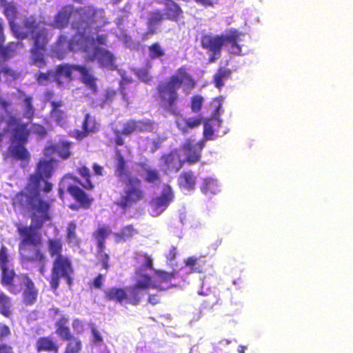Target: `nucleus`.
<instances>
[{
	"instance_id": "obj_1",
	"label": "nucleus",
	"mask_w": 353,
	"mask_h": 353,
	"mask_svg": "<svg viewBox=\"0 0 353 353\" xmlns=\"http://www.w3.org/2000/svg\"><path fill=\"white\" fill-rule=\"evenodd\" d=\"M53 159H39L34 172L29 175L28 182L21 191L12 199L14 208L30 214V225L18 224L17 231L19 236V252L23 265L37 263L38 271L44 276L46 272V256L40 249L42 237L39 233L45 224L52 220L51 203L41 195V191L49 193L53 185L48 180L54 174Z\"/></svg>"
},
{
	"instance_id": "obj_2",
	"label": "nucleus",
	"mask_w": 353,
	"mask_h": 353,
	"mask_svg": "<svg viewBox=\"0 0 353 353\" xmlns=\"http://www.w3.org/2000/svg\"><path fill=\"white\" fill-rule=\"evenodd\" d=\"M3 8V14L8 21L10 30L17 39L19 40L27 39L30 36L32 45L30 48V60L32 65L39 68L46 65V54L47 47L50 41L46 21L34 14L25 17L21 25L16 20L19 11L14 1L0 3Z\"/></svg>"
},
{
	"instance_id": "obj_3",
	"label": "nucleus",
	"mask_w": 353,
	"mask_h": 353,
	"mask_svg": "<svg viewBox=\"0 0 353 353\" xmlns=\"http://www.w3.org/2000/svg\"><path fill=\"white\" fill-rule=\"evenodd\" d=\"M196 85L188 68L183 65L172 74L168 81L161 83L157 88L158 99L161 107L172 115L177 116L180 112L176 103L179 99L178 90L183 88L185 92H190Z\"/></svg>"
},
{
	"instance_id": "obj_4",
	"label": "nucleus",
	"mask_w": 353,
	"mask_h": 353,
	"mask_svg": "<svg viewBox=\"0 0 353 353\" xmlns=\"http://www.w3.org/2000/svg\"><path fill=\"white\" fill-rule=\"evenodd\" d=\"M115 154L114 174L125 187L123 193L114 201V204L123 211H126L143 201L145 193L142 188L141 180L132 174L120 150H117Z\"/></svg>"
},
{
	"instance_id": "obj_5",
	"label": "nucleus",
	"mask_w": 353,
	"mask_h": 353,
	"mask_svg": "<svg viewBox=\"0 0 353 353\" xmlns=\"http://www.w3.org/2000/svg\"><path fill=\"white\" fill-rule=\"evenodd\" d=\"M47 250L52 258L50 275L48 282L52 290L55 292L59 287L61 279L71 287L73 285L74 269L71 258L64 255L63 243L60 239H48Z\"/></svg>"
},
{
	"instance_id": "obj_6",
	"label": "nucleus",
	"mask_w": 353,
	"mask_h": 353,
	"mask_svg": "<svg viewBox=\"0 0 353 353\" xmlns=\"http://www.w3.org/2000/svg\"><path fill=\"white\" fill-rule=\"evenodd\" d=\"M3 121L6 123L4 132L10 133L11 145L8 150V154L14 160L28 161L30 154L26 148L31 134L28 123L11 112H8Z\"/></svg>"
},
{
	"instance_id": "obj_7",
	"label": "nucleus",
	"mask_w": 353,
	"mask_h": 353,
	"mask_svg": "<svg viewBox=\"0 0 353 353\" xmlns=\"http://www.w3.org/2000/svg\"><path fill=\"white\" fill-rule=\"evenodd\" d=\"M74 72L79 74L81 81L83 84L93 91L97 90V79L90 72V69L85 65L67 63L59 64L52 72V76L57 85L61 87L65 83H70L74 80Z\"/></svg>"
},
{
	"instance_id": "obj_8",
	"label": "nucleus",
	"mask_w": 353,
	"mask_h": 353,
	"mask_svg": "<svg viewBox=\"0 0 353 353\" xmlns=\"http://www.w3.org/2000/svg\"><path fill=\"white\" fill-rule=\"evenodd\" d=\"M103 9H97L88 5L75 8V19L72 21V27L77 30L90 28L99 21V17H103Z\"/></svg>"
},
{
	"instance_id": "obj_9",
	"label": "nucleus",
	"mask_w": 353,
	"mask_h": 353,
	"mask_svg": "<svg viewBox=\"0 0 353 353\" xmlns=\"http://www.w3.org/2000/svg\"><path fill=\"white\" fill-rule=\"evenodd\" d=\"M134 273L138 279L134 284L129 286L126 290V303L137 305L141 303L143 296L142 291L149 289L150 280V274L144 273L142 268H137Z\"/></svg>"
},
{
	"instance_id": "obj_10",
	"label": "nucleus",
	"mask_w": 353,
	"mask_h": 353,
	"mask_svg": "<svg viewBox=\"0 0 353 353\" xmlns=\"http://www.w3.org/2000/svg\"><path fill=\"white\" fill-rule=\"evenodd\" d=\"M225 45V34L212 35L205 34L201 37V47L210 52L209 62L213 63L221 55L222 48Z\"/></svg>"
},
{
	"instance_id": "obj_11",
	"label": "nucleus",
	"mask_w": 353,
	"mask_h": 353,
	"mask_svg": "<svg viewBox=\"0 0 353 353\" xmlns=\"http://www.w3.org/2000/svg\"><path fill=\"white\" fill-rule=\"evenodd\" d=\"M223 101V97L219 96L213 99V102L216 103L215 109L214 110L212 115L205 119L203 121V139L205 142L207 140H212L215 130H218L222 123L220 119L221 110Z\"/></svg>"
},
{
	"instance_id": "obj_12",
	"label": "nucleus",
	"mask_w": 353,
	"mask_h": 353,
	"mask_svg": "<svg viewBox=\"0 0 353 353\" xmlns=\"http://www.w3.org/2000/svg\"><path fill=\"white\" fill-rule=\"evenodd\" d=\"M19 287L21 288V303L23 305L32 306L37 301L39 290L28 274L18 276Z\"/></svg>"
},
{
	"instance_id": "obj_13",
	"label": "nucleus",
	"mask_w": 353,
	"mask_h": 353,
	"mask_svg": "<svg viewBox=\"0 0 353 353\" xmlns=\"http://www.w3.org/2000/svg\"><path fill=\"white\" fill-rule=\"evenodd\" d=\"M205 141L200 140L195 142L194 139L188 138L181 145L180 149L183 152L185 163L194 165L201 160V152L205 147Z\"/></svg>"
},
{
	"instance_id": "obj_14",
	"label": "nucleus",
	"mask_w": 353,
	"mask_h": 353,
	"mask_svg": "<svg viewBox=\"0 0 353 353\" xmlns=\"http://www.w3.org/2000/svg\"><path fill=\"white\" fill-rule=\"evenodd\" d=\"M4 41L5 37L3 32V26L0 19V62L3 65L10 68L6 63L7 61L15 56L19 50L23 48L25 44L21 41H17L16 42H10L6 46H3Z\"/></svg>"
},
{
	"instance_id": "obj_15",
	"label": "nucleus",
	"mask_w": 353,
	"mask_h": 353,
	"mask_svg": "<svg viewBox=\"0 0 353 353\" xmlns=\"http://www.w3.org/2000/svg\"><path fill=\"white\" fill-rule=\"evenodd\" d=\"M174 195L171 186L164 185L161 194L151 201V207L156 215H159L166 210L174 199Z\"/></svg>"
},
{
	"instance_id": "obj_16",
	"label": "nucleus",
	"mask_w": 353,
	"mask_h": 353,
	"mask_svg": "<svg viewBox=\"0 0 353 353\" xmlns=\"http://www.w3.org/2000/svg\"><path fill=\"white\" fill-rule=\"evenodd\" d=\"M67 192L79 204V206L71 204L70 205L71 210H76L79 208L89 209L94 201L92 197H90L83 190L76 185H69L67 188Z\"/></svg>"
},
{
	"instance_id": "obj_17",
	"label": "nucleus",
	"mask_w": 353,
	"mask_h": 353,
	"mask_svg": "<svg viewBox=\"0 0 353 353\" xmlns=\"http://www.w3.org/2000/svg\"><path fill=\"white\" fill-rule=\"evenodd\" d=\"M160 161L161 166L168 172H176L185 164V161L181 158L178 149H174L168 153L163 154L160 157Z\"/></svg>"
},
{
	"instance_id": "obj_18",
	"label": "nucleus",
	"mask_w": 353,
	"mask_h": 353,
	"mask_svg": "<svg viewBox=\"0 0 353 353\" xmlns=\"http://www.w3.org/2000/svg\"><path fill=\"white\" fill-rule=\"evenodd\" d=\"M174 272H168L161 270H154V275H150V284L149 288H152L158 290L164 291L170 287V282L175 279Z\"/></svg>"
},
{
	"instance_id": "obj_19",
	"label": "nucleus",
	"mask_w": 353,
	"mask_h": 353,
	"mask_svg": "<svg viewBox=\"0 0 353 353\" xmlns=\"http://www.w3.org/2000/svg\"><path fill=\"white\" fill-rule=\"evenodd\" d=\"M71 17L75 19V8L72 5L63 6L55 14L54 18V26L59 29L66 27Z\"/></svg>"
},
{
	"instance_id": "obj_20",
	"label": "nucleus",
	"mask_w": 353,
	"mask_h": 353,
	"mask_svg": "<svg viewBox=\"0 0 353 353\" xmlns=\"http://www.w3.org/2000/svg\"><path fill=\"white\" fill-rule=\"evenodd\" d=\"M2 270L1 276V283L3 286L7 288L8 290L13 294H18L21 292V288L19 287L18 277L14 280L16 276L13 270H9L8 267L1 268Z\"/></svg>"
},
{
	"instance_id": "obj_21",
	"label": "nucleus",
	"mask_w": 353,
	"mask_h": 353,
	"mask_svg": "<svg viewBox=\"0 0 353 353\" xmlns=\"http://www.w3.org/2000/svg\"><path fill=\"white\" fill-rule=\"evenodd\" d=\"M163 15L165 20L178 22L183 17V11L179 4L174 0H164Z\"/></svg>"
},
{
	"instance_id": "obj_22",
	"label": "nucleus",
	"mask_w": 353,
	"mask_h": 353,
	"mask_svg": "<svg viewBox=\"0 0 353 353\" xmlns=\"http://www.w3.org/2000/svg\"><path fill=\"white\" fill-rule=\"evenodd\" d=\"M243 34L235 28L230 29L225 34V47L232 54L239 55L241 52V47L239 44L241 36Z\"/></svg>"
},
{
	"instance_id": "obj_23",
	"label": "nucleus",
	"mask_w": 353,
	"mask_h": 353,
	"mask_svg": "<svg viewBox=\"0 0 353 353\" xmlns=\"http://www.w3.org/2000/svg\"><path fill=\"white\" fill-rule=\"evenodd\" d=\"M94 57L97 59L101 68L108 69H114L115 68V57L109 50L102 48H96L94 51Z\"/></svg>"
},
{
	"instance_id": "obj_24",
	"label": "nucleus",
	"mask_w": 353,
	"mask_h": 353,
	"mask_svg": "<svg viewBox=\"0 0 353 353\" xmlns=\"http://www.w3.org/2000/svg\"><path fill=\"white\" fill-rule=\"evenodd\" d=\"M179 187L186 191H193L196 183V176L191 170L181 172L177 180Z\"/></svg>"
},
{
	"instance_id": "obj_25",
	"label": "nucleus",
	"mask_w": 353,
	"mask_h": 353,
	"mask_svg": "<svg viewBox=\"0 0 353 353\" xmlns=\"http://www.w3.org/2000/svg\"><path fill=\"white\" fill-rule=\"evenodd\" d=\"M36 350L38 352H46L58 353L59 347L56 341L50 336L39 337L35 344Z\"/></svg>"
},
{
	"instance_id": "obj_26",
	"label": "nucleus",
	"mask_w": 353,
	"mask_h": 353,
	"mask_svg": "<svg viewBox=\"0 0 353 353\" xmlns=\"http://www.w3.org/2000/svg\"><path fill=\"white\" fill-rule=\"evenodd\" d=\"M104 297L109 301L126 303L127 290L125 288L112 287L104 291Z\"/></svg>"
},
{
	"instance_id": "obj_27",
	"label": "nucleus",
	"mask_w": 353,
	"mask_h": 353,
	"mask_svg": "<svg viewBox=\"0 0 353 353\" xmlns=\"http://www.w3.org/2000/svg\"><path fill=\"white\" fill-rule=\"evenodd\" d=\"M185 265L191 268V272L203 273L206 270L208 261L205 256H190L185 261Z\"/></svg>"
},
{
	"instance_id": "obj_28",
	"label": "nucleus",
	"mask_w": 353,
	"mask_h": 353,
	"mask_svg": "<svg viewBox=\"0 0 353 353\" xmlns=\"http://www.w3.org/2000/svg\"><path fill=\"white\" fill-rule=\"evenodd\" d=\"M68 40L64 34L58 37L52 49L53 56L59 60L65 58L66 54L69 52V48H68Z\"/></svg>"
},
{
	"instance_id": "obj_29",
	"label": "nucleus",
	"mask_w": 353,
	"mask_h": 353,
	"mask_svg": "<svg viewBox=\"0 0 353 353\" xmlns=\"http://www.w3.org/2000/svg\"><path fill=\"white\" fill-rule=\"evenodd\" d=\"M138 165L145 172V182L153 185L161 183V176L158 170L152 168L145 162H139Z\"/></svg>"
},
{
	"instance_id": "obj_30",
	"label": "nucleus",
	"mask_w": 353,
	"mask_h": 353,
	"mask_svg": "<svg viewBox=\"0 0 353 353\" xmlns=\"http://www.w3.org/2000/svg\"><path fill=\"white\" fill-rule=\"evenodd\" d=\"M139 234V230L132 224L123 227L119 232L114 233L116 243H123L130 241L134 236Z\"/></svg>"
},
{
	"instance_id": "obj_31",
	"label": "nucleus",
	"mask_w": 353,
	"mask_h": 353,
	"mask_svg": "<svg viewBox=\"0 0 353 353\" xmlns=\"http://www.w3.org/2000/svg\"><path fill=\"white\" fill-rule=\"evenodd\" d=\"M203 121L201 117L183 118L176 121V127L183 134L189 132L190 130L199 126Z\"/></svg>"
},
{
	"instance_id": "obj_32",
	"label": "nucleus",
	"mask_w": 353,
	"mask_h": 353,
	"mask_svg": "<svg viewBox=\"0 0 353 353\" xmlns=\"http://www.w3.org/2000/svg\"><path fill=\"white\" fill-rule=\"evenodd\" d=\"M68 322V318L62 316L55 323L56 333L63 341L70 340L74 337L71 334Z\"/></svg>"
},
{
	"instance_id": "obj_33",
	"label": "nucleus",
	"mask_w": 353,
	"mask_h": 353,
	"mask_svg": "<svg viewBox=\"0 0 353 353\" xmlns=\"http://www.w3.org/2000/svg\"><path fill=\"white\" fill-rule=\"evenodd\" d=\"M148 125H149L148 122L131 119L123 124L121 132L123 135L128 136L134 132L144 131Z\"/></svg>"
},
{
	"instance_id": "obj_34",
	"label": "nucleus",
	"mask_w": 353,
	"mask_h": 353,
	"mask_svg": "<svg viewBox=\"0 0 353 353\" xmlns=\"http://www.w3.org/2000/svg\"><path fill=\"white\" fill-rule=\"evenodd\" d=\"M164 19L165 17L161 10H156L150 12L147 21L148 33L151 34L157 33V26H159Z\"/></svg>"
},
{
	"instance_id": "obj_35",
	"label": "nucleus",
	"mask_w": 353,
	"mask_h": 353,
	"mask_svg": "<svg viewBox=\"0 0 353 353\" xmlns=\"http://www.w3.org/2000/svg\"><path fill=\"white\" fill-rule=\"evenodd\" d=\"M231 74L232 70L230 69L225 67L219 68L212 78L214 86L219 90L221 89L224 85V81L229 79Z\"/></svg>"
},
{
	"instance_id": "obj_36",
	"label": "nucleus",
	"mask_w": 353,
	"mask_h": 353,
	"mask_svg": "<svg viewBox=\"0 0 353 353\" xmlns=\"http://www.w3.org/2000/svg\"><path fill=\"white\" fill-rule=\"evenodd\" d=\"M98 124L94 118L90 117V114H85L84 120L82 123L83 132H81L79 137L83 138L88 134L94 132L98 130Z\"/></svg>"
},
{
	"instance_id": "obj_37",
	"label": "nucleus",
	"mask_w": 353,
	"mask_h": 353,
	"mask_svg": "<svg viewBox=\"0 0 353 353\" xmlns=\"http://www.w3.org/2000/svg\"><path fill=\"white\" fill-rule=\"evenodd\" d=\"M200 189L207 196L214 195L219 192L216 180L212 178L203 179Z\"/></svg>"
},
{
	"instance_id": "obj_38",
	"label": "nucleus",
	"mask_w": 353,
	"mask_h": 353,
	"mask_svg": "<svg viewBox=\"0 0 353 353\" xmlns=\"http://www.w3.org/2000/svg\"><path fill=\"white\" fill-rule=\"evenodd\" d=\"M112 233L108 227H99L93 232V236L97 241V249L105 248V239Z\"/></svg>"
},
{
	"instance_id": "obj_39",
	"label": "nucleus",
	"mask_w": 353,
	"mask_h": 353,
	"mask_svg": "<svg viewBox=\"0 0 353 353\" xmlns=\"http://www.w3.org/2000/svg\"><path fill=\"white\" fill-rule=\"evenodd\" d=\"M63 105V102L61 100L50 101V105L52 108L50 110V117L59 123L63 121L65 117V112L60 109Z\"/></svg>"
},
{
	"instance_id": "obj_40",
	"label": "nucleus",
	"mask_w": 353,
	"mask_h": 353,
	"mask_svg": "<svg viewBox=\"0 0 353 353\" xmlns=\"http://www.w3.org/2000/svg\"><path fill=\"white\" fill-rule=\"evenodd\" d=\"M12 303L10 298L3 292L0 290V313L9 318L12 314Z\"/></svg>"
},
{
	"instance_id": "obj_41",
	"label": "nucleus",
	"mask_w": 353,
	"mask_h": 353,
	"mask_svg": "<svg viewBox=\"0 0 353 353\" xmlns=\"http://www.w3.org/2000/svg\"><path fill=\"white\" fill-rule=\"evenodd\" d=\"M78 174L84 179L85 183L82 184L83 188L86 190H92L94 188V183L91 181V174L89 168L85 165L80 166L77 170Z\"/></svg>"
},
{
	"instance_id": "obj_42",
	"label": "nucleus",
	"mask_w": 353,
	"mask_h": 353,
	"mask_svg": "<svg viewBox=\"0 0 353 353\" xmlns=\"http://www.w3.org/2000/svg\"><path fill=\"white\" fill-rule=\"evenodd\" d=\"M83 39H88V37H85L83 33H78L73 35L68 40V48H69V52L75 51L81 49H83L84 51H86V49H85L82 43Z\"/></svg>"
},
{
	"instance_id": "obj_43",
	"label": "nucleus",
	"mask_w": 353,
	"mask_h": 353,
	"mask_svg": "<svg viewBox=\"0 0 353 353\" xmlns=\"http://www.w3.org/2000/svg\"><path fill=\"white\" fill-rule=\"evenodd\" d=\"M149 57L152 60L161 59L165 56V52L159 42H154L148 47Z\"/></svg>"
},
{
	"instance_id": "obj_44",
	"label": "nucleus",
	"mask_w": 353,
	"mask_h": 353,
	"mask_svg": "<svg viewBox=\"0 0 353 353\" xmlns=\"http://www.w3.org/2000/svg\"><path fill=\"white\" fill-rule=\"evenodd\" d=\"M54 150L58 155L63 159H67L70 157V144L68 142L63 141L54 146Z\"/></svg>"
},
{
	"instance_id": "obj_45",
	"label": "nucleus",
	"mask_w": 353,
	"mask_h": 353,
	"mask_svg": "<svg viewBox=\"0 0 353 353\" xmlns=\"http://www.w3.org/2000/svg\"><path fill=\"white\" fill-rule=\"evenodd\" d=\"M68 343L64 350V353H80L82 349L81 340L77 337H72V339L67 340Z\"/></svg>"
},
{
	"instance_id": "obj_46",
	"label": "nucleus",
	"mask_w": 353,
	"mask_h": 353,
	"mask_svg": "<svg viewBox=\"0 0 353 353\" xmlns=\"http://www.w3.org/2000/svg\"><path fill=\"white\" fill-rule=\"evenodd\" d=\"M23 117L28 119H32L35 114V110L32 104V97L31 96H26L23 99Z\"/></svg>"
},
{
	"instance_id": "obj_47",
	"label": "nucleus",
	"mask_w": 353,
	"mask_h": 353,
	"mask_svg": "<svg viewBox=\"0 0 353 353\" xmlns=\"http://www.w3.org/2000/svg\"><path fill=\"white\" fill-rule=\"evenodd\" d=\"M204 99L201 95L196 94L192 97L190 108L192 112L198 113L201 110Z\"/></svg>"
},
{
	"instance_id": "obj_48",
	"label": "nucleus",
	"mask_w": 353,
	"mask_h": 353,
	"mask_svg": "<svg viewBox=\"0 0 353 353\" xmlns=\"http://www.w3.org/2000/svg\"><path fill=\"white\" fill-rule=\"evenodd\" d=\"M77 225L74 222L71 221L68 224L66 229V241L68 243L74 242L77 240L76 234Z\"/></svg>"
},
{
	"instance_id": "obj_49",
	"label": "nucleus",
	"mask_w": 353,
	"mask_h": 353,
	"mask_svg": "<svg viewBox=\"0 0 353 353\" xmlns=\"http://www.w3.org/2000/svg\"><path fill=\"white\" fill-rule=\"evenodd\" d=\"M97 255L99 257L100 261L101 263V265L103 268L108 270L110 268L109 261H110V256L109 255L105 252V249H97Z\"/></svg>"
},
{
	"instance_id": "obj_50",
	"label": "nucleus",
	"mask_w": 353,
	"mask_h": 353,
	"mask_svg": "<svg viewBox=\"0 0 353 353\" xmlns=\"http://www.w3.org/2000/svg\"><path fill=\"white\" fill-rule=\"evenodd\" d=\"M32 133L37 135L39 139H43L47 135L46 128L39 123H33L32 125Z\"/></svg>"
},
{
	"instance_id": "obj_51",
	"label": "nucleus",
	"mask_w": 353,
	"mask_h": 353,
	"mask_svg": "<svg viewBox=\"0 0 353 353\" xmlns=\"http://www.w3.org/2000/svg\"><path fill=\"white\" fill-rule=\"evenodd\" d=\"M136 74L137 77L145 83H149L152 80V77L150 74V72L148 69L141 68L139 69L136 72Z\"/></svg>"
},
{
	"instance_id": "obj_52",
	"label": "nucleus",
	"mask_w": 353,
	"mask_h": 353,
	"mask_svg": "<svg viewBox=\"0 0 353 353\" xmlns=\"http://www.w3.org/2000/svg\"><path fill=\"white\" fill-rule=\"evenodd\" d=\"M50 76H52V72L50 70L46 72H39L37 74L36 80L40 85H46L50 79Z\"/></svg>"
},
{
	"instance_id": "obj_53",
	"label": "nucleus",
	"mask_w": 353,
	"mask_h": 353,
	"mask_svg": "<svg viewBox=\"0 0 353 353\" xmlns=\"http://www.w3.org/2000/svg\"><path fill=\"white\" fill-rule=\"evenodd\" d=\"M8 263V250L5 245L0 248V268L7 267Z\"/></svg>"
},
{
	"instance_id": "obj_54",
	"label": "nucleus",
	"mask_w": 353,
	"mask_h": 353,
	"mask_svg": "<svg viewBox=\"0 0 353 353\" xmlns=\"http://www.w3.org/2000/svg\"><path fill=\"white\" fill-rule=\"evenodd\" d=\"M91 332H92V334L93 336V339H92L93 343L98 345V344H100L101 343H102L103 338L101 336L99 332L97 330V329L95 327L92 326L91 327Z\"/></svg>"
},
{
	"instance_id": "obj_55",
	"label": "nucleus",
	"mask_w": 353,
	"mask_h": 353,
	"mask_svg": "<svg viewBox=\"0 0 353 353\" xmlns=\"http://www.w3.org/2000/svg\"><path fill=\"white\" fill-rule=\"evenodd\" d=\"M104 276L101 274H99L92 281V285L96 289H101L103 285Z\"/></svg>"
},
{
	"instance_id": "obj_56",
	"label": "nucleus",
	"mask_w": 353,
	"mask_h": 353,
	"mask_svg": "<svg viewBox=\"0 0 353 353\" xmlns=\"http://www.w3.org/2000/svg\"><path fill=\"white\" fill-rule=\"evenodd\" d=\"M10 334V330L8 325L0 324V341Z\"/></svg>"
},
{
	"instance_id": "obj_57",
	"label": "nucleus",
	"mask_w": 353,
	"mask_h": 353,
	"mask_svg": "<svg viewBox=\"0 0 353 353\" xmlns=\"http://www.w3.org/2000/svg\"><path fill=\"white\" fill-rule=\"evenodd\" d=\"M177 254V249L175 246H172L169 250L168 253L165 255V258L169 261H172L176 259Z\"/></svg>"
},
{
	"instance_id": "obj_58",
	"label": "nucleus",
	"mask_w": 353,
	"mask_h": 353,
	"mask_svg": "<svg viewBox=\"0 0 353 353\" xmlns=\"http://www.w3.org/2000/svg\"><path fill=\"white\" fill-rule=\"evenodd\" d=\"M115 139L114 143L118 146H121L124 144V139L122 137V132L119 130H115Z\"/></svg>"
},
{
	"instance_id": "obj_59",
	"label": "nucleus",
	"mask_w": 353,
	"mask_h": 353,
	"mask_svg": "<svg viewBox=\"0 0 353 353\" xmlns=\"http://www.w3.org/2000/svg\"><path fill=\"white\" fill-rule=\"evenodd\" d=\"M144 259V268L149 270H153V261L152 258L149 255L145 254Z\"/></svg>"
},
{
	"instance_id": "obj_60",
	"label": "nucleus",
	"mask_w": 353,
	"mask_h": 353,
	"mask_svg": "<svg viewBox=\"0 0 353 353\" xmlns=\"http://www.w3.org/2000/svg\"><path fill=\"white\" fill-rule=\"evenodd\" d=\"M92 169L94 171V173L97 176H103V167L101 165H99L97 163H94L92 165Z\"/></svg>"
},
{
	"instance_id": "obj_61",
	"label": "nucleus",
	"mask_w": 353,
	"mask_h": 353,
	"mask_svg": "<svg viewBox=\"0 0 353 353\" xmlns=\"http://www.w3.org/2000/svg\"><path fill=\"white\" fill-rule=\"evenodd\" d=\"M148 302L152 305H157L160 302V299L157 294H151L148 296Z\"/></svg>"
},
{
	"instance_id": "obj_62",
	"label": "nucleus",
	"mask_w": 353,
	"mask_h": 353,
	"mask_svg": "<svg viewBox=\"0 0 353 353\" xmlns=\"http://www.w3.org/2000/svg\"><path fill=\"white\" fill-rule=\"evenodd\" d=\"M0 353H14L12 347L7 344L0 345Z\"/></svg>"
},
{
	"instance_id": "obj_63",
	"label": "nucleus",
	"mask_w": 353,
	"mask_h": 353,
	"mask_svg": "<svg viewBox=\"0 0 353 353\" xmlns=\"http://www.w3.org/2000/svg\"><path fill=\"white\" fill-rule=\"evenodd\" d=\"M108 37L106 34H99L96 37V41L101 45H105Z\"/></svg>"
},
{
	"instance_id": "obj_64",
	"label": "nucleus",
	"mask_w": 353,
	"mask_h": 353,
	"mask_svg": "<svg viewBox=\"0 0 353 353\" xmlns=\"http://www.w3.org/2000/svg\"><path fill=\"white\" fill-rule=\"evenodd\" d=\"M194 1L200 5H202L205 7H210L213 6V2L212 0H194Z\"/></svg>"
}]
</instances>
